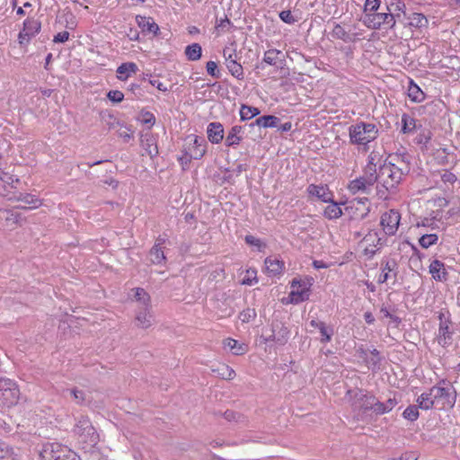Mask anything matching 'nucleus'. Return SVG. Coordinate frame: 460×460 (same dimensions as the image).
<instances>
[{
    "label": "nucleus",
    "instance_id": "1",
    "mask_svg": "<svg viewBox=\"0 0 460 460\" xmlns=\"http://www.w3.org/2000/svg\"><path fill=\"white\" fill-rule=\"evenodd\" d=\"M402 170L392 163H384L377 172V194L386 199L385 192L395 193L398 184L402 179Z\"/></svg>",
    "mask_w": 460,
    "mask_h": 460
},
{
    "label": "nucleus",
    "instance_id": "2",
    "mask_svg": "<svg viewBox=\"0 0 460 460\" xmlns=\"http://www.w3.org/2000/svg\"><path fill=\"white\" fill-rule=\"evenodd\" d=\"M354 397L361 409L365 411H372L376 415L390 412L398 404L395 397L389 398L385 402H380L374 394L362 389H358Z\"/></svg>",
    "mask_w": 460,
    "mask_h": 460
},
{
    "label": "nucleus",
    "instance_id": "3",
    "mask_svg": "<svg viewBox=\"0 0 460 460\" xmlns=\"http://www.w3.org/2000/svg\"><path fill=\"white\" fill-rule=\"evenodd\" d=\"M374 160V156L369 155L367 164L363 170V174L349 181L348 189L352 194H356L358 192L368 194L370 187L376 182L378 183L377 169Z\"/></svg>",
    "mask_w": 460,
    "mask_h": 460
},
{
    "label": "nucleus",
    "instance_id": "4",
    "mask_svg": "<svg viewBox=\"0 0 460 460\" xmlns=\"http://www.w3.org/2000/svg\"><path fill=\"white\" fill-rule=\"evenodd\" d=\"M349 142L352 145H367L378 137V128L373 123L358 122L349 128Z\"/></svg>",
    "mask_w": 460,
    "mask_h": 460
},
{
    "label": "nucleus",
    "instance_id": "5",
    "mask_svg": "<svg viewBox=\"0 0 460 460\" xmlns=\"http://www.w3.org/2000/svg\"><path fill=\"white\" fill-rule=\"evenodd\" d=\"M399 22H405V13H395L389 11L376 12L365 15V23L373 29H394Z\"/></svg>",
    "mask_w": 460,
    "mask_h": 460
},
{
    "label": "nucleus",
    "instance_id": "6",
    "mask_svg": "<svg viewBox=\"0 0 460 460\" xmlns=\"http://www.w3.org/2000/svg\"><path fill=\"white\" fill-rule=\"evenodd\" d=\"M74 433L82 444L93 447L99 442V434L87 416H80L74 428Z\"/></svg>",
    "mask_w": 460,
    "mask_h": 460
},
{
    "label": "nucleus",
    "instance_id": "7",
    "mask_svg": "<svg viewBox=\"0 0 460 460\" xmlns=\"http://www.w3.org/2000/svg\"><path fill=\"white\" fill-rule=\"evenodd\" d=\"M20 398V390L15 382L0 377V410L15 405Z\"/></svg>",
    "mask_w": 460,
    "mask_h": 460
},
{
    "label": "nucleus",
    "instance_id": "8",
    "mask_svg": "<svg viewBox=\"0 0 460 460\" xmlns=\"http://www.w3.org/2000/svg\"><path fill=\"white\" fill-rule=\"evenodd\" d=\"M288 328L279 320H273L270 330L264 331L261 334V339L264 343L269 341H274L279 345H285L289 337Z\"/></svg>",
    "mask_w": 460,
    "mask_h": 460
},
{
    "label": "nucleus",
    "instance_id": "9",
    "mask_svg": "<svg viewBox=\"0 0 460 460\" xmlns=\"http://www.w3.org/2000/svg\"><path fill=\"white\" fill-rule=\"evenodd\" d=\"M224 64L232 76L237 80L244 79L243 67L241 64L239 53L234 49L226 47L223 49Z\"/></svg>",
    "mask_w": 460,
    "mask_h": 460
},
{
    "label": "nucleus",
    "instance_id": "10",
    "mask_svg": "<svg viewBox=\"0 0 460 460\" xmlns=\"http://www.w3.org/2000/svg\"><path fill=\"white\" fill-rule=\"evenodd\" d=\"M41 460H80L73 452L62 447L59 444H47L40 453Z\"/></svg>",
    "mask_w": 460,
    "mask_h": 460
},
{
    "label": "nucleus",
    "instance_id": "11",
    "mask_svg": "<svg viewBox=\"0 0 460 460\" xmlns=\"http://www.w3.org/2000/svg\"><path fill=\"white\" fill-rule=\"evenodd\" d=\"M345 212L350 220H363L370 212V203L367 198H355L347 202Z\"/></svg>",
    "mask_w": 460,
    "mask_h": 460
},
{
    "label": "nucleus",
    "instance_id": "12",
    "mask_svg": "<svg viewBox=\"0 0 460 460\" xmlns=\"http://www.w3.org/2000/svg\"><path fill=\"white\" fill-rule=\"evenodd\" d=\"M431 394L441 409H453L457 397L455 387H431Z\"/></svg>",
    "mask_w": 460,
    "mask_h": 460
},
{
    "label": "nucleus",
    "instance_id": "13",
    "mask_svg": "<svg viewBox=\"0 0 460 460\" xmlns=\"http://www.w3.org/2000/svg\"><path fill=\"white\" fill-rule=\"evenodd\" d=\"M18 189L17 190H13L9 193H5L1 191V196L5 197L9 200H16L21 201L23 205H21L20 208L22 209H32L37 208L41 206V200L37 198L35 195L26 193Z\"/></svg>",
    "mask_w": 460,
    "mask_h": 460
},
{
    "label": "nucleus",
    "instance_id": "14",
    "mask_svg": "<svg viewBox=\"0 0 460 460\" xmlns=\"http://www.w3.org/2000/svg\"><path fill=\"white\" fill-rule=\"evenodd\" d=\"M185 142L184 151L190 155V157L198 160L201 159L206 154L207 142L205 138L190 135L186 137Z\"/></svg>",
    "mask_w": 460,
    "mask_h": 460
},
{
    "label": "nucleus",
    "instance_id": "15",
    "mask_svg": "<svg viewBox=\"0 0 460 460\" xmlns=\"http://www.w3.org/2000/svg\"><path fill=\"white\" fill-rule=\"evenodd\" d=\"M313 278L302 280L293 279L291 281V288H299L300 289L292 290L290 296L294 304H299L309 299L310 287L313 285Z\"/></svg>",
    "mask_w": 460,
    "mask_h": 460
},
{
    "label": "nucleus",
    "instance_id": "16",
    "mask_svg": "<svg viewBox=\"0 0 460 460\" xmlns=\"http://www.w3.org/2000/svg\"><path fill=\"white\" fill-rule=\"evenodd\" d=\"M40 22L34 18H27L23 22L22 31L19 32L18 40L21 46H26L31 39L40 31Z\"/></svg>",
    "mask_w": 460,
    "mask_h": 460
},
{
    "label": "nucleus",
    "instance_id": "17",
    "mask_svg": "<svg viewBox=\"0 0 460 460\" xmlns=\"http://www.w3.org/2000/svg\"><path fill=\"white\" fill-rule=\"evenodd\" d=\"M401 220V214L394 210L390 209L384 213L381 217V226L387 235H394L398 230Z\"/></svg>",
    "mask_w": 460,
    "mask_h": 460
},
{
    "label": "nucleus",
    "instance_id": "18",
    "mask_svg": "<svg viewBox=\"0 0 460 460\" xmlns=\"http://www.w3.org/2000/svg\"><path fill=\"white\" fill-rule=\"evenodd\" d=\"M455 333V330L453 327V322L447 321L439 323L438 324V332L437 334L438 343L443 348H447L453 343V335Z\"/></svg>",
    "mask_w": 460,
    "mask_h": 460
},
{
    "label": "nucleus",
    "instance_id": "19",
    "mask_svg": "<svg viewBox=\"0 0 460 460\" xmlns=\"http://www.w3.org/2000/svg\"><path fill=\"white\" fill-rule=\"evenodd\" d=\"M22 221L21 215L15 209L0 208V226L14 229Z\"/></svg>",
    "mask_w": 460,
    "mask_h": 460
},
{
    "label": "nucleus",
    "instance_id": "20",
    "mask_svg": "<svg viewBox=\"0 0 460 460\" xmlns=\"http://www.w3.org/2000/svg\"><path fill=\"white\" fill-rule=\"evenodd\" d=\"M382 273L378 277L377 282L379 284H383L388 280L390 278V273L394 274V277L396 278L398 274V263L394 259H387L382 260L381 262Z\"/></svg>",
    "mask_w": 460,
    "mask_h": 460
},
{
    "label": "nucleus",
    "instance_id": "21",
    "mask_svg": "<svg viewBox=\"0 0 460 460\" xmlns=\"http://www.w3.org/2000/svg\"><path fill=\"white\" fill-rule=\"evenodd\" d=\"M224 127L220 122H210L207 127L208 139L211 144H219L224 139Z\"/></svg>",
    "mask_w": 460,
    "mask_h": 460
},
{
    "label": "nucleus",
    "instance_id": "22",
    "mask_svg": "<svg viewBox=\"0 0 460 460\" xmlns=\"http://www.w3.org/2000/svg\"><path fill=\"white\" fill-rule=\"evenodd\" d=\"M307 192L311 196L317 197L321 201L328 203L333 198L332 192L327 185L310 184L307 187Z\"/></svg>",
    "mask_w": 460,
    "mask_h": 460
},
{
    "label": "nucleus",
    "instance_id": "23",
    "mask_svg": "<svg viewBox=\"0 0 460 460\" xmlns=\"http://www.w3.org/2000/svg\"><path fill=\"white\" fill-rule=\"evenodd\" d=\"M136 22L138 27L144 33H152L154 36H157L160 29L157 23L155 22L152 17H146L142 15L136 16Z\"/></svg>",
    "mask_w": 460,
    "mask_h": 460
},
{
    "label": "nucleus",
    "instance_id": "24",
    "mask_svg": "<svg viewBox=\"0 0 460 460\" xmlns=\"http://www.w3.org/2000/svg\"><path fill=\"white\" fill-rule=\"evenodd\" d=\"M429 273L436 281H447L448 272L445 267V263L439 260H434L429 265Z\"/></svg>",
    "mask_w": 460,
    "mask_h": 460
},
{
    "label": "nucleus",
    "instance_id": "25",
    "mask_svg": "<svg viewBox=\"0 0 460 460\" xmlns=\"http://www.w3.org/2000/svg\"><path fill=\"white\" fill-rule=\"evenodd\" d=\"M399 23H402L405 27L420 29L427 26L428 19L424 14L420 13H412L409 15L405 13V22H399Z\"/></svg>",
    "mask_w": 460,
    "mask_h": 460
},
{
    "label": "nucleus",
    "instance_id": "26",
    "mask_svg": "<svg viewBox=\"0 0 460 460\" xmlns=\"http://www.w3.org/2000/svg\"><path fill=\"white\" fill-rule=\"evenodd\" d=\"M140 145L151 158H154L158 155L156 139L153 135L149 133L142 135Z\"/></svg>",
    "mask_w": 460,
    "mask_h": 460
},
{
    "label": "nucleus",
    "instance_id": "27",
    "mask_svg": "<svg viewBox=\"0 0 460 460\" xmlns=\"http://www.w3.org/2000/svg\"><path fill=\"white\" fill-rule=\"evenodd\" d=\"M243 128L242 126L234 125L231 128V129L228 131L225 145L227 147H234L235 148L238 145H240L241 141L243 140Z\"/></svg>",
    "mask_w": 460,
    "mask_h": 460
},
{
    "label": "nucleus",
    "instance_id": "28",
    "mask_svg": "<svg viewBox=\"0 0 460 460\" xmlns=\"http://www.w3.org/2000/svg\"><path fill=\"white\" fill-rule=\"evenodd\" d=\"M284 61V56L279 49H270L264 53L263 62L270 66L281 67V65Z\"/></svg>",
    "mask_w": 460,
    "mask_h": 460
},
{
    "label": "nucleus",
    "instance_id": "29",
    "mask_svg": "<svg viewBox=\"0 0 460 460\" xmlns=\"http://www.w3.org/2000/svg\"><path fill=\"white\" fill-rule=\"evenodd\" d=\"M265 267L270 277L279 276L284 270V261L277 258L268 257L265 260Z\"/></svg>",
    "mask_w": 460,
    "mask_h": 460
},
{
    "label": "nucleus",
    "instance_id": "30",
    "mask_svg": "<svg viewBox=\"0 0 460 460\" xmlns=\"http://www.w3.org/2000/svg\"><path fill=\"white\" fill-rule=\"evenodd\" d=\"M331 35L332 38L337 39V40H341L344 42H356L357 40H359L357 37L358 33L349 34L339 23L334 24V27L331 32Z\"/></svg>",
    "mask_w": 460,
    "mask_h": 460
},
{
    "label": "nucleus",
    "instance_id": "31",
    "mask_svg": "<svg viewBox=\"0 0 460 460\" xmlns=\"http://www.w3.org/2000/svg\"><path fill=\"white\" fill-rule=\"evenodd\" d=\"M280 119L274 115H263L255 119L254 122L249 124L250 127L258 126L261 128H278Z\"/></svg>",
    "mask_w": 460,
    "mask_h": 460
},
{
    "label": "nucleus",
    "instance_id": "32",
    "mask_svg": "<svg viewBox=\"0 0 460 460\" xmlns=\"http://www.w3.org/2000/svg\"><path fill=\"white\" fill-rule=\"evenodd\" d=\"M149 308L140 306L139 311L137 314L136 321L137 325L140 328L146 329L152 324V314L149 312Z\"/></svg>",
    "mask_w": 460,
    "mask_h": 460
},
{
    "label": "nucleus",
    "instance_id": "33",
    "mask_svg": "<svg viewBox=\"0 0 460 460\" xmlns=\"http://www.w3.org/2000/svg\"><path fill=\"white\" fill-rule=\"evenodd\" d=\"M417 405L421 410H430L434 407L436 400L431 394V388L428 392L422 393L416 400Z\"/></svg>",
    "mask_w": 460,
    "mask_h": 460
},
{
    "label": "nucleus",
    "instance_id": "34",
    "mask_svg": "<svg viewBox=\"0 0 460 460\" xmlns=\"http://www.w3.org/2000/svg\"><path fill=\"white\" fill-rule=\"evenodd\" d=\"M185 57L189 61H198L202 56V48L199 43L188 45L184 50Z\"/></svg>",
    "mask_w": 460,
    "mask_h": 460
},
{
    "label": "nucleus",
    "instance_id": "35",
    "mask_svg": "<svg viewBox=\"0 0 460 460\" xmlns=\"http://www.w3.org/2000/svg\"><path fill=\"white\" fill-rule=\"evenodd\" d=\"M150 261L154 264H162L165 261L166 257L164 253V247L161 243H155L149 252Z\"/></svg>",
    "mask_w": 460,
    "mask_h": 460
},
{
    "label": "nucleus",
    "instance_id": "36",
    "mask_svg": "<svg viewBox=\"0 0 460 460\" xmlns=\"http://www.w3.org/2000/svg\"><path fill=\"white\" fill-rule=\"evenodd\" d=\"M137 66L133 62L122 63L117 68L118 78L121 81H125L129 76L130 73H136Z\"/></svg>",
    "mask_w": 460,
    "mask_h": 460
},
{
    "label": "nucleus",
    "instance_id": "37",
    "mask_svg": "<svg viewBox=\"0 0 460 460\" xmlns=\"http://www.w3.org/2000/svg\"><path fill=\"white\" fill-rule=\"evenodd\" d=\"M330 205H328L323 212V216L328 219H337L342 216V210L340 207V204L333 201H329Z\"/></svg>",
    "mask_w": 460,
    "mask_h": 460
},
{
    "label": "nucleus",
    "instance_id": "38",
    "mask_svg": "<svg viewBox=\"0 0 460 460\" xmlns=\"http://www.w3.org/2000/svg\"><path fill=\"white\" fill-rule=\"evenodd\" d=\"M417 128V120L407 113L402 115V129L403 134L413 132Z\"/></svg>",
    "mask_w": 460,
    "mask_h": 460
},
{
    "label": "nucleus",
    "instance_id": "39",
    "mask_svg": "<svg viewBox=\"0 0 460 460\" xmlns=\"http://www.w3.org/2000/svg\"><path fill=\"white\" fill-rule=\"evenodd\" d=\"M432 137V133L429 129H423L416 137L415 142L420 145L421 151H428Z\"/></svg>",
    "mask_w": 460,
    "mask_h": 460
},
{
    "label": "nucleus",
    "instance_id": "40",
    "mask_svg": "<svg viewBox=\"0 0 460 460\" xmlns=\"http://www.w3.org/2000/svg\"><path fill=\"white\" fill-rule=\"evenodd\" d=\"M408 96L414 102H421L426 95L422 90L411 80L408 87Z\"/></svg>",
    "mask_w": 460,
    "mask_h": 460
},
{
    "label": "nucleus",
    "instance_id": "41",
    "mask_svg": "<svg viewBox=\"0 0 460 460\" xmlns=\"http://www.w3.org/2000/svg\"><path fill=\"white\" fill-rule=\"evenodd\" d=\"M224 345L228 347L234 355H243L246 352V346L244 344H239L236 340L232 338L225 340Z\"/></svg>",
    "mask_w": 460,
    "mask_h": 460
},
{
    "label": "nucleus",
    "instance_id": "42",
    "mask_svg": "<svg viewBox=\"0 0 460 460\" xmlns=\"http://www.w3.org/2000/svg\"><path fill=\"white\" fill-rule=\"evenodd\" d=\"M261 111L253 106H249L246 104H242L240 109V117L241 120H248L252 119L253 117L259 115Z\"/></svg>",
    "mask_w": 460,
    "mask_h": 460
},
{
    "label": "nucleus",
    "instance_id": "43",
    "mask_svg": "<svg viewBox=\"0 0 460 460\" xmlns=\"http://www.w3.org/2000/svg\"><path fill=\"white\" fill-rule=\"evenodd\" d=\"M134 290L135 298L140 303V306H145L146 308L150 307L151 297L149 294L142 288H137Z\"/></svg>",
    "mask_w": 460,
    "mask_h": 460
},
{
    "label": "nucleus",
    "instance_id": "44",
    "mask_svg": "<svg viewBox=\"0 0 460 460\" xmlns=\"http://www.w3.org/2000/svg\"><path fill=\"white\" fill-rule=\"evenodd\" d=\"M319 331L322 336L320 339L322 343H328L332 341V337L334 333L332 326H327L325 323H323V324H320Z\"/></svg>",
    "mask_w": 460,
    "mask_h": 460
},
{
    "label": "nucleus",
    "instance_id": "45",
    "mask_svg": "<svg viewBox=\"0 0 460 460\" xmlns=\"http://www.w3.org/2000/svg\"><path fill=\"white\" fill-rule=\"evenodd\" d=\"M419 409L418 405H409L402 412V417L410 421H415L420 416Z\"/></svg>",
    "mask_w": 460,
    "mask_h": 460
},
{
    "label": "nucleus",
    "instance_id": "46",
    "mask_svg": "<svg viewBox=\"0 0 460 460\" xmlns=\"http://www.w3.org/2000/svg\"><path fill=\"white\" fill-rule=\"evenodd\" d=\"M438 237L436 234H423L420 240L419 243L422 248H429V246L437 243Z\"/></svg>",
    "mask_w": 460,
    "mask_h": 460
},
{
    "label": "nucleus",
    "instance_id": "47",
    "mask_svg": "<svg viewBox=\"0 0 460 460\" xmlns=\"http://www.w3.org/2000/svg\"><path fill=\"white\" fill-rule=\"evenodd\" d=\"M371 355L373 356L368 363L370 365V368L373 370V371H377L380 369V363L382 361V358L380 356V353L379 351L376 349H373L371 351H370Z\"/></svg>",
    "mask_w": 460,
    "mask_h": 460
},
{
    "label": "nucleus",
    "instance_id": "48",
    "mask_svg": "<svg viewBox=\"0 0 460 460\" xmlns=\"http://www.w3.org/2000/svg\"><path fill=\"white\" fill-rule=\"evenodd\" d=\"M138 119L142 124L149 125V128L153 127L155 123V115L147 111L142 110Z\"/></svg>",
    "mask_w": 460,
    "mask_h": 460
},
{
    "label": "nucleus",
    "instance_id": "49",
    "mask_svg": "<svg viewBox=\"0 0 460 460\" xmlns=\"http://www.w3.org/2000/svg\"><path fill=\"white\" fill-rule=\"evenodd\" d=\"M380 0H366L364 5L365 15L367 13H376L380 7Z\"/></svg>",
    "mask_w": 460,
    "mask_h": 460
},
{
    "label": "nucleus",
    "instance_id": "50",
    "mask_svg": "<svg viewBox=\"0 0 460 460\" xmlns=\"http://www.w3.org/2000/svg\"><path fill=\"white\" fill-rule=\"evenodd\" d=\"M207 73L214 78L219 79L221 77V72L217 67V64L215 61H208L206 64Z\"/></svg>",
    "mask_w": 460,
    "mask_h": 460
},
{
    "label": "nucleus",
    "instance_id": "51",
    "mask_svg": "<svg viewBox=\"0 0 460 460\" xmlns=\"http://www.w3.org/2000/svg\"><path fill=\"white\" fill-rule=\"evenodd\" d=\"M256 317V311L253 308H246L239 314V319L243 323H249Z\"/></svg>",
    "mask_w": 460,
    "mask_h": 460
},
{
    "label": "nucleus",
    "instance_id": "52",
    "mask_svg": "<svg viewBox=\"0 0 460 460\" xmlns=\"http://www.w3.org/2000/svg\"><path fill=\"white\" fill-rule=\"evenodd\" d=\"M385 10L395 13H406L405 4L402 1L391 3L389 5L385 6Z\"/></svg>",
    "mask_w": 460,
    "mask_h": 460
},
{
    "label": "nucleus",
    "instance_id": "53",
    "mask_svg": "<svg viewBox=\"0 0 460 460\" xmlns=\"http://www.w3.org/2000/svg\"><path fill=\"white\" fill-rule=\"evenodd\" d=\"M223 416L227 421L240 422L243 419V416L241 413L232 410H226L223 413Z\"/></svg>",
    "mask_w": 460,
    "mask_h": 460
},
{
    "label": "nucleus",
    "instance_id": "54",
    "mask_svg": "<svg viewBox=\"0 0 460 460\" xmlns=\"http://www.w3.org/2000/svg\"><path fill=\"white\" fill-rule=\"evenodd\" d=\"M364 241L373 243V246L377 250H380L383 246L382 238L378 237L376 233H368L364 237Z\"/></svg>",
    "mask_w": 460,
    "mask_h": 460
},
{
    "label": "nucleus",
    "instance_id": "55",
    "mask_svg": "<svg viewBox=\"0 0 460 460\" xmlns=\"http://www.w3.org/2000/svg\"><path fill=\"white\" fill-rule=\"evenodd\" d=\"M0 460H12V448L3 442H0Z\"/></svg>",
    "mask_w": 460,
    "mask_h": 460
},
{
    "label": "nucleus",
    "instance_id": "56",
    "mask_svg": "<svg viewBox=\"0 0 460 460\" xmlns=\"http://www.w3.org/2000/svg\"><path fill=\"white\" fill-rule=\"evenodd\" d=\"M279 18L288 24H294L297 22V19L292 14L290 10L281 11L279 13Z\"/></svg>",
    "mask_w": 460,
    "mask_h": 460
},
{
    "label": "nucleus",
    "instance_id": "57",
    "mask_svg": "<svg viewBox=\"0 0 460 460\" xmlns=\"http://www.w3.org/2000/svg\"><path fill=\"white\" fill-rule=\"evenodd\" d=\"M108 99L115 103L121 102L124 99V94L119 90H111L107 93Z\"/></svg>",
    "mask_w": 460,
    "mask_h": 460
},
{
    "label": "nucleus",
    "instance_id": "58",
    "mask_svg": "<svg viewBox=\"0 0 460 460\" xmlns=\"http://www.w3.org/2000/svg\"><path fill=\"white\" fill-rule=\"evenodd\" d=\"M70 394L73 395L74 400L76 403L82 404L85 401V394L84 391L79 390L77 388H73L70 390Z\"/></svg>",
    "mask_w": 460,
    "mask_h": 460
},
{
    "label": "nucleus",
    "instance_id": "59",
    "mask_svg": "<svg viewBox=\"0 0 460 460\" xmlns=\"http://www.w3.org/2000/svg\"><path fill=\"white\" fill-rule=\"evenodd\" d=\"M456 180H457V178H456V174H454L453 172H451L448 170H445L444 172L441 174V181L444 183H449V184L453 185L456 181Z\"/></svg>",
    "mask_w": 460,
    "mask_h": 460
},
{
    "label": "nucleus",
    "instance_id": "60",
    "mask_svg": "<svg viewBox=\"0 0 460 460\" xmlns=\"http://www.w3.org/2000/svg\"><path fill=\"white\" fill-rule=\"evenodd\" d=\"M380 313H382L385 317L390 318L397 325L402 322V319L399 316L391 314L390 311L385 306L381 307Z\"/></svg>",
    "mask_w": 460,
    "mask_h": 460
},
{
    "label": "nucleus",
    "instance_id": "61",
    "mask_svg": "<svg viewBox=\"0 0 460 460\" xmlns=\"http://www.w3.org/2000/svg\"><path fill=\"white\" fill-rule=\"evenodd\" d=\"M128 90L129 92H131V93L134 94V96H135L136 98H137V99H139L140 97H142V96H143V94H144V92L142 91V89H141L140 85H139V84H131L128 86Z\"/></svg>",
    "mask_w": 460,
    "mask_h": 460
},
{
    "label": "nucleus",
    "instance_id": "62",
    "mask_svg": "<svg viewBox=\"0 0 460 460\" xmlns=\"http://www.w3.org/2000/svg\"><path fill=\"white\" fill-rule=\"evenodd\" d=\"M69 39V32L66 31L58 32L54 36L53 41L55 43H64Z\"/></svg>",
    "mask_w": 460,
    "mask_h": 460
},
{
    "label": "nucleus",
    "instance_id": "63",
    "mask_svg": "<svg viewBox=\"0 0 460 460\" xmlns=\"http://www.w3.org/2000/svg\"><path fill=\"white\" fill-rule=\"evenodd\" d=\"M148 82L151 85L156 87L159 91L166 92L168 90L167 87H165L159 79L152 78V75H149Z\"/></svg>",
    "mask_w": 460,
    "mask_h": 460
},
{
    "label": "nucleus",
    "instance_id": "64",
    "mask_svg": "<svg viewBox=\"0 0 460 460\" xmlns=\"http://www.w3.org/2000/svg\"><path fill=\"white\" fill-rule=\"evenodd\" d=\"M231 24V21L225 15L224 18H221L219 21H217L216 29L220 31H225V29Z\"/></svg>",
    "mask_w": 460,
    "mask_h": 460
}]
</instances>
